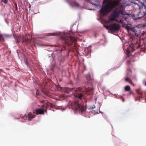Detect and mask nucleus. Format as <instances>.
<instances>
[{"label": "nucleus", "mask_w": 146, "mask_h": 146, "mask_svg": "<svg viewBox=\"0 0 146 146\" xmlns=\"http://www.w3.org/2000/svg\"><path fill=\"white\" fill-rule=\"evenodd\" d=\"M130 60H127V64H130Z\"/></svg>", "instance_id": "obj_29"}, {"label": "nucleus", "mask_w": 146, "mask_h": 146, "mask_svg": "<svg viewBox=\"0 0 146 146\" xmlns=\"http://www.w3.org/2000/svg\"><path fill=\"white\" fill-rule=\"evenodd\" d=\"M121 0H104L103 4L106 3L102 7L100 10V13L102 16H105L109 13L111 10L118 6Z\"/></svg>", "instance_id": "obj_1"}, {"label": "nucleus", "mask_w": 146, "mask_h": 146, "mask_svg": "<svg viewBox=\"0 0 146 146\" xmlns=\"http://www.w3.org/2000/svg\"><path fill=\"white\" fill-rule=\"evenodd\" d=\"M49 34L51 36H55L57 35V34L55 33H50Z\"/></svg>", "instance_id": "obj_21"}, {"label": "nucleus", "mask_w": 146, "mask_h": 146, "mask_svg": "<svg viewBox=\"0 0 146 146\" xmlns=\"http://www.w3.org/2000/svg\"><path fill=\"white\" fill-rule=\"evenodd\" d=\"M116 21L118 23H119V20H116Z\"/></svg>", "instance_id": "obj_31"}, {"label": "nucleus", "mask_w": 146, "mask_h": 146, "mask_svg": "<svg viewBox=\"0 0 146 146\" xmlns=\"http://www.w3.org/2000/svg\"><path fill=\"white\" fill-rule=\"evenodd\" d=\"M122 101L123 102L124 101V98L122 99Z\"/></svg>", "instance_id": "obj_33"}, {"label": "nucleus", "mask_w": 146, "mask_h": 146, "mask_svg": "<svg viewBox=\"0 0 146 146\" xmlns=\"http://www.w3.org/2000/svg\"><path fill=\"white\" fill-rule=\"evenodd\" d=\"M25 41L26 42H27V43H30L29 40V39H27V40H26Z\"/></svg>", "instance_id": "obj_28"}, {"label": "nucleus", "mask_w": 146, "mask_h": 146, "mask_svg": "<svg viewBox=\"0 0 146 146\" xmlns=\"http://www.w3.org/2000/svg\"><path fill=\"white\" fill-rule=\"evenodd\" d=\"M45 112V109H39L37 110L36 111V115L44 114Z\"/></svg>", "instance_id": "obj_10"}, {"label": "nucleus", "mask_w": 146, "mask_h": 146, "mask_svg": "<svg viewBox=\"0 0 146 146\" xmlns=\"http://www.w3.org/2000/svg\"><path fill=\"white\" fill-rule=\"evenodd\" d=\"M125 80L126 81L128 82L129 80H130L129 78H127L125 79Z\"/></svg>", "instance_id": "obj_27"}, {"label": "nucleus", "mask_w": 146, "mask_h": 146, "mask_svg": "<svg viewBox=\"0 0 146 146\" xmlns=\"http://www.w3.org/2000/svg\"><path fill=\"white\" fill-rule=\"evenodd\" d=\"M139 98H142V97L141 96H139Z\"/></svg>", "instance_id": "obj_32"}, {"label": "nucleus", "mask_w": 146, "mask_h": 146, "mask_svg": "<svg viewBox=\"0 0 146 146\" xmlns=\"http://www.w3.org/2000/svg\"><path fill=\"white\" fill-rule=\"evenodd\" d=\"M128 82L131 85H132L133 86H134V84H133V83L132 82L131 80L130 79L129 80Z\"/></svg>", "instance_id": "obj_18"}, {"label": "nucleus", "mask_w": 146, "mask_h": 146, "mask_svg": "<svg viewBox=\"0 0 146 146\" xmlns=\"http://www.w3.org/2000/svg\"><path fill=\"white\" fill-rule=\"evenodd\" d=\"M131 31L134 32L135 34V35L137 34L136 33L137 31L135 29V28L134 27H133L131 28Z\"/></svg>", "instance_id": "obj_14"}, {"label": "nucleus", "mask_w": 146, "mask_h": 146, "mask_svg": "<svg viewBox=\"0 0 146 146\" xmlns=\"http://www.w3.org/2000/svg\"><path fill=\"white\" fill-rule=\"evenodd\" d=\"M2 39H4L3 36L2 35L0 34V41Z\"/></svg>", "instance_id": "obj_23"}, {"label": "nucleus", "mask_w": 146, "mask_h": 146, "mask_svg": "<svg viewBox=\"0 0 146 146\" xmlns=\"http://www.w3.org/2000/svg\"><path fill=\"white\" fill-rule=\"evenodd\" d=\"M122 9V6H120L119 8H117L114 10L110 14L111 18H109V22L113 21L115 20V19L118 17L120 14H123Z\"/></svg>", "instance_id": "obj_3"}, {"label": "nucleus", "mask_w": 146, "mask_h": 146, "mask_svg": "<svg viewBox=\"0 0 146 146\" xmlns=\"http://www.w3.org/2000/svg\"><path fill=\"white\" fill-rule=\"evenodd\" d=\"M72 109L75 112L82 113L85 111L86 108L83 105H81L79 103L78 101H75L72 103Z\"/></svg>", "instance_id": "obj_2"}, {"label": "nucleus", "mask_w": 146, "mask_h": 146, "mask_svg": "<svg viewBox=\"0 0 146 146\" xmlns=\"http://www.w3.org/2000/svg\"><path fill=\"white\" fill-rule=\"evenodd\" d=\"M44 46H51V47H53L54 46L52 45H44Z\"/></svg>", "instance_id": "obj_24"}, {"label": "nucleus", "mask_w": 146, "mask_h": 146, "mask_svg": "<svg viewBox=\"0 0 146 146\" xmlns=\"http://www.w3.org/2000/svg\"><path fill=\"white\" fill-rule=\"evenodd\" d=\"M136 92L138 94L141 95L143 91L140 88H139L136 90Z\"/></svg>", "instance_id": "obj_13"}, {"label": "nucleus", "mask_w": 146, "mask_h": 146, "mask_svg": "<svg viewBox=\"0 0 146 146\" xmlns=\"http://www.w3.org/2000/svg\"><path fill=\"white\" fill-rule=\"evenodd\" d=\"M63 50V48H62V49H61V50Z\"/></svg>", "instance_id": "obj_35"}, {"label": "nucleus", "mask_w": 146, "mask_h": 146, "mask_svg": "<svg viewBox=\"0 0 146 146\" xmlns=\"http://www.w3.org/2000/svg\"><path fill=\"white\" fill-rule=\"evenodd\" d=\"M82 88H64V90L65 92L67 94L69 93L70 91H76L78 92H81Z\"/></svg>", "instance_id": "obj_7"}, {"label": "nucleus", "mask_w": 146, "mask_h": 146, "mask_svg": "<svg viewBox=\"0 0 146 146\" xmlns=\"http://www.w3.org/2000/svg\"><path fill=\"white\" fill-rule=\"evenodd\" d=\"M105 27L107 29L114 32L118 31L120 28V26L119 24L116 23H112L109 25H105Z\"/></svg>", "instance_id": "obj_5"}, {"label": "nucleus", "mask_w": 146, "mask_h": 146, "mask_svg": "<svg viewBox=\"0 0 146 146\" xmlns=\"http://www.w3.org/2000/svg\"><path fill=\"white\" fill-rule=\"evenodd\" d=\"M71 6L72 7H79V4L76 2L75 1H73L71 2H69Z\"/></svg>", "instance_id": "obj_11"}, {"label": "nucleus", "mask_w": 146, "mask_h": 146, "mask_svg": "<svg viewBox=\"0 0 146 146\" xmlns=\"http://www.w3.org/2000/svg\"><path fill=\"white\" fill-rule=\"evenodd\" d=\"M145 85L146 86V82H145Z\"/></svg>", "instance_id": "obj_34"}, {"label": "nucleus", "mask_w": 146, "mask_h": 146, "mask_svg": "<svg viewBox=\"0 0 146 146\" xmlns=\"http://www.w3.org/2000/svg\"><path fill=\"white\" fill-rule=\"evenodd\" d=\"M128 82L131 85H132L133 86H134V84H133V83L132 82L131 80L130 79L129 80Z\"/></svg>", "instance_id": "obj_20"}, {"label": "nucleus", "mask_w": 146, "mask_h": 146, "mask_svg": "<svg viewBox=\"0 0 146 146\" xmlns=\"http://www.w3.org/2000/svg\"><path fill=\"white\" fill-rule=\"evenodd\" d=\"M139 8L140 10L138 13L135 15L136 17L138 19L141 18L146 15V12L144 11L143 10V9L144 8L146 11V6L143 4V5L140 6Z\"/></svg>", "instance_id": "obj_6"}, {"label": "nucleus", "mask_w": 146, "mask_h": 146, "mask_svg": "<svg viewBox=\"0 0 146 146\" xmlns=\"http://www.w3.org/2000/svg\"><path fill=\"white\" fill-rule=\"evenodd\" d=\"M52 105V104H46L42 106L41 108H44L45 112H46L47 110H50L51 108Z\"/></svg>", "instance_id": "obj_9"}, {"label": "nucleus", "mask_w": 146, "mask_h": 146, "mask_svg": "<svg viewBox=\"0 0 146 146\" xmlns=\"http://www.w3.org/2000/svg\"><path fill=\"white\" fill-rule=\"evenodd\" d=\"M14 5L15 6V10H17V4L15 3L14 4Z\"/></svg>", "instance_id": "obj_25"}, {"label": "nucleus", "mask_w": 146, "mask_h": 146, "mask_svg": "<svg viewBox=\"0 0 146 146\" xmlns=\"http://www.w3.org/2000/svg\"><path fill=\"white\" fill-rule=\"evenodd\" d=\"M125 89L126 91H129L130 90V87L128 86H126L125 87Z\"/></svg>", "instance_id": "obj_15"}, {"label": "nucleus", "mask_w": 146, "mask_h": 146, "mask_svg": "<svg viewBox=\"0 0 146 146\" xmlns=\"http://www.w3.org/2000/svg\"><path fill=\"white\" fill-rule=\"evenodd\" d=\"M128 82L131 85H132L133 86H134V84H133V83L132 82L131 80L130 79L129 80Z\"/></svg>", "instance_id": "obj_19"}, {"label": "nucleus", "mask_w": 146, "mask_h": 146, "mask_svg": "<svg viewBox=\"0 0 146 146\" xmlns=\"http://www.w3.org/2000/svg\"><path fill=\"white\" fill-rule=\"evenodd\" d=\"M60 39L61 40L63 43L70 46H71L72 45L71 42L74 43L77 41V39L75 37L71 36L67 37L62 36L60 38Z\"/></svg>", "instance_id": "obj_4"}, {"label": "nucleus", "mask_w": 146, "mask_h": 146, "mask_svg": "<svg viewBox=\"0 0 146 146\" xmlns=\"http://www.w3.org/2000/svg\"><path fill=\"white\" fill-rule=\"evenodd\" d=\"M17 42H19L18 41H17Z\"/></svg>", "instance_id": "obj_36"}, {"label": "nucleus", "mask_w": 146, "mask_h": 146, "mask_svg": "<svg viewBox=\"0 0 146 146\" xmlns=\"http://www.w3.org/2000/svg\"><path fill=\"white\" fill-rule=\"evenodd\" d=\"M123 14H122V15H129V14L127 13H123Z\"/></svg>", "instance_id": "obj_30"}, {"label": "nucleus", "mask_w": 146, "mask_h": 146, "mask_svg": "<svg viewBox=\"0 0 146 146\" xmlns=\"http://www.w3.org/2000/svg\"><path fill=\"white\" fill-rule=\"evenodd\" d=\"M119 23L123 24L124 22H123V20L121 19L119 20Z\"/></svg>", "instance_id": "obj_26"}, {"label": "nucleus", "mask_w": 146, "mask_h": 146, "mask_svg": "<svg viewBox=\"0 0 146 146\" xmlns=\"http://www.w3.org/2000/svg\"><path fill=\"white\" fill-rule=\"evenodd\" d=\"M8 0H1V1L5 4H7Z\"/></svg>", "instance_id": "obj_16"}, {"label": "nucleus", "mask_w": 146, "mask_h": 146, "mask_svg": "<svg viewBox=\"0 0 146 146\" xmlns=\"http://www.w3.org/2000/svg\"><path fill=\"white\" fill-rule=\"evenodd\" d=\"M75 96L76 97L78 98L80 100H81L82 98L84 96V95L83 94L81 93L78 94H75Z\"/></svg>", "instance_id": "obj_12"}, {"label": "nucleus", "mask_w": 146, "mask_h": 146, "mask_svg": "<svg viewBox=\"0 0 146 146\" xmlns=\"http://www.w3.org/2000/svg\"><path fill=\"white\" fill-rule=\"evenodd\" d=\"M128 82L131 85H132L133 86H134V84H133V83L132 82L131 80L130 79L129 80Z\"/></svg>", "instance_id": "obj_17"}, {"label": "nucleus", "mask_w": 146, "mask_h": 146, "mask_svg": "<svg viewBox=\"0 0 146 146\" xmlns=\"http://www.w3.org/2000/svg\"><path fill=\"white\" fill-rule=\"evenodd\" d=\"M36 115H33L31 113H29L28 114H25L23 117V118L25 119H27L28 120H31L33 118L35 117Z\"/></svg>", "instance_id": "obj_8"}, {"label": "nucleus", "mask_w": 146, "mask_h": 146, "mask_svg": "<svg viewBox=\"0 0 146 146\" xmlns=\"http://www.w3.org/2000/svg\"><path fill=\"white\" fill-rule=\"evenodd\" d=\"M129 31L130 30H131V28H130L129 26H127L125 27Z\"/></svg>", "instance_id": "obj_22"}]
</instances>
